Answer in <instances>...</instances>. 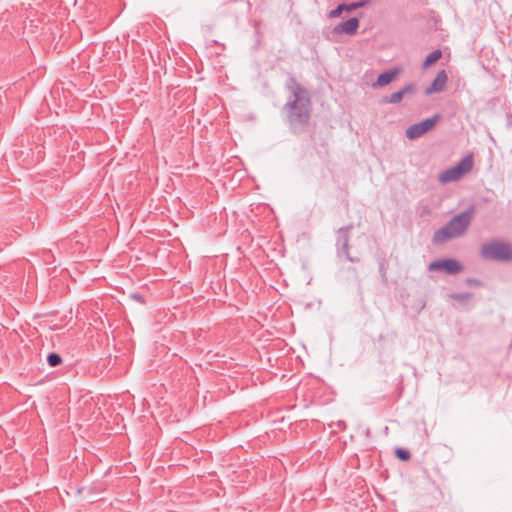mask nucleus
I'll return each instance as SVG.
<instances>
[{"mask_svg":"<svg viewBox=\"0 0 512 512\" xmlns=\"http://www.w3.org/2000/svg\"><path fill=\"white\" fill-rule=\"evenodd\" d=\"M292 97L285 104L287 117L294 129L303 127L310 118V99L308 92L294 80L289 85Z\"/></svg>","mask_w":512,"mask_h":512,"instance_id":"nucleus-1","label":"nucleus"},{"mask_svg":"<svg viewBox=\"0 0 512 512\" xmlns=\"http://www.w3.org/2000/svg\"><path fill=\"white\" fill-rule=\"evenodd\" d=\"M472 218V209H468L455 215L446 225L434 233L433 242L435 244H441L449 239L462 236L468 229Z\"/></svg>","mask_w":512,"mask_h":512,"instance_id":"nucleus-2","label":"nucleus"},{"mask_svg":"<svg viewBox=\"0 0 512 512\" xmlns=\"http://www.w3.org/2000/svg\"><path fill=\"white\" fill-rule=\"evenodd\" d=\"M480 256L485 260L510 261L512 260V248L506 242L491 240L481 246Z\"/></svg>","mask_w":512,"mask_h":512,"instance_id":"nucleus-3","label":"nucleus"},{"mask_svg":"<svg viewBox=\"0 0 512 512\" xmlns=\"http://www.w3.org/2000/svg\"><path fill=\"white\" fill-rule=\"evenodd\" d=\"M473 168V155L468 154L463 157L455 166L446 169L439 175V181L442 184L456 182Z\"/></svg>","mask_w":512,"mask_h":512,"instance_id":"nucleus-4","label":"nucleus"},{"mask_svg":"<svg viewBox=\"0 0 512 512\" xmlns=\"http://www.w3.org/2000/svg\"><path fill=\"white\" fill-rule=\"evenodd\" d=\"M438 120V116H434L432 118H427L419 123L413 124L409 126L406 130V137L408 139H417L431 130Z\"/></svg>","mask_w":512,"mask_h":512,"instance_id":"nucleus-5","label":"nucleus"},{"mask_svg":"<svg viewBox=\"0 0 512 512\" xmlns=\"http://www.w3.org/2000/svg\"><path fill=\"white\" fill-rule=\"evenodd\" d=\"M430 271H444L446 274L455 275L462 271V265L455 259H443L429 264Z\"/></svg>","mask_w":512,"mask_h":512,"instance_id":"nucleus-6","label":"nucleus"},{"mask_svg":"<svg viewBox=\"0 0 512 512\" xmlns=\"http://www.w3.org/2000/svg\"><path fill=\"white\" fill-rule=\"evenodd\" d=\"M351 226L342 227L338 230L337 236V246H338V254L345 256V258L350 262H357L358 260L351 257L349 254V230Z\"/></svg>","mask_w":512,"mask_h":512,"instance_id":"nucleus-7","label":"nucleus"},{"mask_svg":"<svg viewBox=\"0 0 512 512\" xmlns=\"http://www.w3.org/2000/svg\"><path fill=\"white\" fill-rule=\"evenodd\" d=\"M447 79H448V77H447V74H446L445 70L439 71L437 73L435 79L431 83V85H429L425 89V94L426 95H431L433 93H437V92L443 91L444 88H445Z\"/></svg>","mask_w":512,"mask_h":512,"instance_id":"nucleus-8","label":"nucleus"},{"mask_svg":"<svg viewBox=\"0 0 512 512\" xmlns=\"http://www.w3.org/2000/svg\"><path fill=\"white\" fill-rule=\"evenodd\" d=\"M359 27V20L355 17L337 24L334 28L336 34L354 35Z\"/></svg>","mask_w":512,"mask_h":512,"instance_id":"nucleus-9","label":"nucleus"},{"mask_svg":"<svg viewBox=\"0 0 512 512\" xmlns=\"http://www.w3.org/2000/svg\"><path fill=\"white\" fill-rule=\"evenodd\" d=\"M367 2H368L367 0H362V1H358V2H352L349 4H345V3L340 4L335 9H333L329 12V18H337L341 15V13L343 11H347V12L354 11L358 8L365 6L367 4Z\"/></svg>","mask_w":512,"mask_h":512,"instance_id":"nucleus-10","label":"nucleus"},{"mask_svg":"<svg viewBox=\"0 0 512 512\" xmlns=\"http://www.w3.org/2000/svg\"><path fill=\"white\" fill-rule=\"evenodd\" d=\"M400 73L399 68H394L381 73L377 80L372 84L373 88L384 87L390 84Z\"/></svg>","mask_w":512,"mask_h":512,"instance_id":"nucleus-11","label":"nucleus"},{"mask_svg":"<svg viewBox=\"0 0 512 512\" xmlns=\"http://www.w3.org/2000/svg\"><path fill=\"white\" fill-rule=\"evenodd\" d=\"M414 90L413 84L405 85L401 90L392 93L384 102L397 104L402 101L403 97Z\"/></svg>","mask_w":512,"mask_h":512,"instance_id":"nucleus-12","label":"nucleus"},{"mask_svg":"<svg viewBox=\"0 0 512 512\" xmlns=\"http://www.w3.org/2000/svg\"><path fill=\"white\" fill-rule=\"evenodd\" d=\"M441 56L442 52L440 50H434L433 52L429 53L423 62V67L428 68L429 66L437 62L441 58Z\"/></svg>","mask_w":512,"mask_h":512,"instance_id":"nucleus-13","label":"nucleus"},{"mask_svg":"<svg viewBox=\"0 0 512 512\" xmlns=\"http://www.w3.org/2000/svg\"><path fill=\"white\" fill-rule=\"evenodd\" d=\"M47 362H48L50 367H56V366H58V365H60L62 363V358L57 353H50L47 356Z\"/></svg>","mask_w":512,"mask_h":512,"instance_id":"nucleus-14","label":"nucleus"},{"mask_svg":"<svg viewBox=\"0 0 512 512\" xmlns=\"http://www.w3.org/2000/svg\"><path fill=\"white\" fill-rule=\"evenodd\" d=\"M396 455L398 456L399 459L404 460V461H406L410 458V453L408 451L400 449V448H398L396 450Z\"/></svg>","mask_w":512,"mask_h":512,"instance_id":"nucleus-15","label":"nucleus"},{"mask_svg":"<svg viewBox=\"0 0 512 512\" xmlns=\"http://www.w3.org/2000/svg\"><path fill=\"white\" fill-rule=\"evenodd\" d=\"M471 297L470 293H457L453 294L452 298L458 301H465Z\"/></svg>","mask_w":512,"mask_h":512,"instance_id":"nucleus-16","label":"nucleus"},{"mask_svg":"<svg viewBox=\"0 0 512 512\" xmlns=\"http://www.w3.org/2000/svg\"><path fill=\"white\" fill-rule=\"evenodd\" d=\"M468 283L474 284V283H477V281L476 280H472V279H468Z\"/></svg>","mask_w":512,"mask_h":512,"instance_id":"nucleus-17","label":"nucleus"}]
</instances>
